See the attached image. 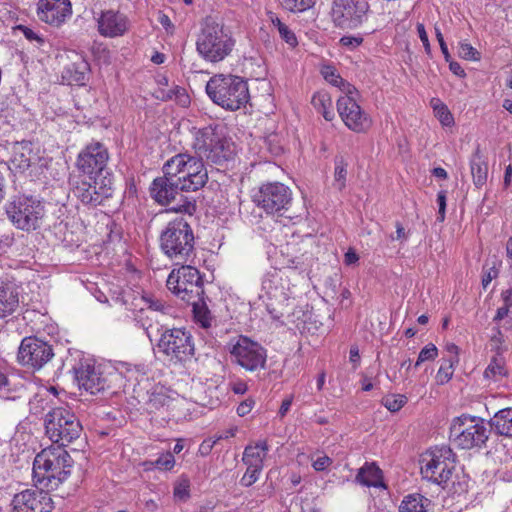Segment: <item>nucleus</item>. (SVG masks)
<instances>
[{
    "mask_svg": "<svg viewBox=\"0 0 512 512\" xmlns=\"http://www.w3.org/2000/svg\"><path fill=\"white\" fill-rule=\"evenodd\" d=\"M230 354L233 360L247 371L255 372L266 366V349L248 337L240 336L232 346Z\"/></svg>",
    "mask_w": 512,
    "mask_h": 512,
    "instance_id": "obj_17",
    "label": "nucleus"
},
{
    "mask_svg": "<svg viewBox=\"0 0 512 512\" xmlns=\"http://www.w3.org/2000/svg\"><path fill=\"white\" fill-rule=\"evenodd\" d=\"M355 93H346L337 100V111L344 124L356 133L366 132L372 125V120L357 103Z\"/></svg>",
    "mask_w": 512,
    "mask_h": 512,
    "instance_id": "obj_20",
    "label": "nucleus"
},
{
    "mask_svg": "<svg viewBox=\"0 0 512 512\" xmlns=\"http://www.w3.org/2000/svg\"><path fill=\"white\" fill-rule=\"evenodd\" d=\"M156 330L162 331L157 347L170 361L186 362L194 356L195 347L190 332L180 328L164 329L163 326L156 327Z\"/></svg>",
    "mask_w": 512,
    "mask_h": 512,
    "instance_id": "obj_13",
    "label": "nucleus"
},
{
    "mask_svg": "<svg viewBox=\"0 0 512 512\" xmlns=\"http://www.w3.org/2000/svg\"><path fill=\"white\" fill-rule=\"evenodd\" d=\"M363 42V38L360 36H343L340 39V44L343 47H347L349 49H355L360 46Z\"/></svg>",
    "mask_w": 512,
    "mask_h": 512,
    "instance_id": "obj_53",
    "label": "nucleus"
},
{
    "mask_svg": "<svg viewBox=\"0 0 512 512\" xmlns=\"http://www.w3.org/2000/svg\"><path fill=\"white\" fill-rule=\"evenodd\" d=\"M163 173L175 178L180 190L194 192L203 188L208 182V171L199 157L187 152L178 153L163 165Z\"/></svg>",
    "mask_w": 512,
    "mask_h": 512,
    "instance_id": "obj_5",
    "label": "nucleus"
},
{
    "mask_svg": "<svg viewBox=\"0 0 512 512\" xmlns=\"http://www.w3.org/2000/svg\"><path fill=\"white\" fill-rule=\"evenodd\" d=\"M269 446L266 441H260L255 445H248L243 452L242 461L246 466L263 469L264 459L267 456Z\"/></svg>",
    "mask_w": 512,
    "mask_h": 512,
    "instance_id": "obj_27",
    "label": "nucleus"
},
{
    "mask_svg": "<svg viewBox=\"0 0 512 512\" xmlns=\"http://www.w3.org/2000/svg\"><path fill=\"white\" fill-rule=\"evenodd\" d=\"M72 15L70 0H39L37 16L51 26L59 27Z\"/></svg>",
    "mask_w": 512,
    "mask_h": 512,
    "instance_id": "obj_22",
    "label": "nucleus"
},
{
    "mask_svg": "<svg viewBox=\"0 0 512 512\" xmlns=\"http://www.w3.org/2000/svg\"><path fill=\"white\" fill-rule=\"evenodd\" d=\"M181 91L186 90L182 87L175 86L173 89L169 90L165 95L162 96V100H176L180 96Z\"/></svg>",
    "mask_w": 512,
    "mask_h": 512,
    "instance_id": "obj_64",
    "label": "nucleus"
},
{
    "mask_svg": "<svg viewBox=\"0 0 512 512\" xmlns=\"http://www.w3.org/2000/svg\"><path fill=\"white\" fill-rule=\"evenodd\" d=\"M18 29L20 31H22L23 35L26 37V39L30 40V41H37L39 43H42L43 42V39L37 35L36 32H34L31 28L27 27V26H24V25H19L18 26Z\"/></svg>",
    "mask_w": 512,
    "mask_h": 512,
    "instance_id": "obj_60",
    "label": "nucleus"
},
{
    "mask_svg": "<svg viewBox=\"0 0 512 512\" xmlns=\"http://www.w3.org/2000/svg\"><path fill=\"white\" fill-rule=\"evenodd\" d=\"M197 206L195 200L185 199L183 204L176 205L170 208L171 211L176 213H183L191 218L196 212Z\"/></svg>",
    "mask_w": 512,
    "mask_h": 512,
    "instance_id": "obj_49",
    "label": "nucleus"
},
{
    "mask_svg": "<svg viewBox=\"0 0 512 512\" xmlns=\"http://www.w3.org/2000/svg\"><path fill=\"white\" fill-rule=\"evenodd\" d=\"M156 468L160 470L170 471L175 465V458L172 452H165L159 455L154 461Z\"/></svg>",
    "mask_w": 512,
    "mask_h": 512,
    "instance_id": "obj_48",
    "label": "nucleus"
},
{
    "mask_svg": "<svg viewBox=\"0 0 512 512\" xmlns=\"http://www.w3.org/2000/svg\"><path fill=\"white\" fill-rule=\"evenodd\" d=\"M54 356L52 346L37 337L22 339L17 353L18 362L25 367L39 370Z\"/></svg>",
    "mask_w": 512,
    "mask_h": 512,
    "instance_id": "obj_19",
    "label": "nucleus"
},
{
    "mask_svg": "<svg viewBox=\"0 0 512 512\" xmlns=\"http://www.w3.org/2000/svg\"><path fill=\"white\" fill-rule=\"evenodd\" d=\"M508 375L505 361L502 357L494 356L484 371V378L489 381L498 382Z\"/></svg>",
    "mask_w": 512,
    "mask_h": 512,
    "instance_id": "obj_35",
    "label": "nucleus"
},
{
    "mask_svg": "<svg viewBox=\"0 0 512 512\" xmlns=\"http://www.w3.org/2000/svg\"><path fill=\"white\" fill-rule=\"evenodd\" d=\"M382 403L389 411L397 412L407 403V397L402 394L391 395L384 398Z\"/></svg>",
    "mask_w": 512,
    "mask_h": 512,
    "instance_id": "obj_45",
    "label": "nucleus"
},
{
    "mask_svg": "<svg viewBox=\"0 0 512 512\" xmlns=\"http://www.w3.org/2000/svg\"><path fill=\"white\" fill-rule=\"evenodd\" d=\"M454 457L452 449L446 445L425 452L420 460L423 478L438 485H446L455 468Z\"/></svg>",
    "mask_w": 512,
    "mask_h": 512,
    "instance_id": "obj_12",
    "label": "nucleus"
},
{
    "mask_svg": "<svg viewBox=\"0 0 512 512\" xmlns=\"http://www.w3.org/2000/svg\"><path fill=\"white\" fill-rule=\"evenodd\" d=\"M489 426L497 435L512 438V408H504L489 420Z\"/></svg>",
    "mask_w": 512,
    "mask_h": 512,
    "instance_id": "obj_29",
    "label": "nucleus"
},
{
    "mask_svg": "<svg viewBox=\"0 0 512 512\" xmlns=\"http://www.w3.org/2000/svg\"><path fill=\"white\" fill-rule=\"evenodd\" d=\"M182 192L180 184L175 181V178L169 175H163L153 180L150 187L151 197L161 205H168L176 196Z\"/></svg>",
    "mask_w": 512,
    "mask_h": 512,
    "instance_id": "obj_24",
    "label": "nucleus"
},
{
    "mask_svg": "<svg viewBox=\"0 0 512 512\" xmlns=\"http://www.w3.org/2000/svg\"><path fill=\"white\" fill-rule=\"evenodd\" d=\"M262 469L247 466L246 472L240 479V484L244 487H250L258 479Z\"/></svg>",
    "mask_w": 512,
    "mask_h": 512,
    "instance_id": "obj_50",
    "label": "nucleus"
},
{
    "mask_svg": "<svg viewBox=\"0 0 512 512\" xmlns=\"http://www.w3.org/2000/svg\"><path fill=\"white\" fill-rule=\"evenodd\" d=\"M435 34L445 61H450V53L440 29L435 28Z\"/></svg>",
    "mask_w": 512,
    "mask_h": 512,
    "instance_id": "obj_57",
    "label": "nucleus"
},
{
    "mask_svg": "<svg viewBox=\"0 0 512 512\" xmlns=\"http://www.w3.org/2000/svg\"><path fill=\"white\" fill-rule=\"evenodd\" d=\"M192 306L196 322L203 328H209L212 320L209 310L204 306H200V303H195Z\"/></svg>",
    "mask_w": 512,
    "mask_h": 512,
    "instance_id": "obj_44",
    "label": "nucleus"
},
{
    "mask_svg": "<svg viewBox=\"0 0 512 512\" xmlns=\"http://www.w3.org/2000/svg\"><path fill=\"white\" fill-rule=\"evenodd\" d=\"M253 201L267 214L288 210L292 202L290 188L280 182H268L260 186L254 194Z\"/></svg>",
    "mask_w": 512,
    "mask_h": 512,
    "instance_id": "obj_15",
    "label": "nucleus"
},
{
    "mask_svg": "<svg viewBox=\"0 0 512 512\" xmlns=\"http://www.w3.org/2000/svg\"><path fill=\"white\" fill-rule=\"evenodd\" d=\"M134 321L136 325L143 328L146 332V335L150 340H152V331L154 329V323L158 324L159 320L157 319V315H153L152 311L144 309L143 307L139 309V311L135 314Z\"/></svg>",
    "mask_w": 512,
    "mask_h": 512,
    "instance_id": "obj_37",
    "label": "nucleus"
},
{
    "mask_svg": "<svg viewBox=\"0 0 512 512\" xmlns=\"http://www.w3.org/2000/svg\"><path fill=\"white\" fill-rule=\"evenodd\" d=\"M281 5L291 12H302L315 3V0H279Z\"/></svg>",
    "mask_w": 512,
    "mask_h": 512,
    "instance_id": "obj_43",
    "label": "nucleus"
},
{
    "mask_svg": "<svg viewBox=\"0 0 512 512\" xmlns=\"http://www.w3.org/2000/svg\"><path fill=\"white\" fill-rule=\"evenodd\" d=\"M382 478V471L374 463L365 464L356 475V481L367 487H385Z\"/></svg>",
    "mask_w": 512,
    "mask_h": 512,
    "instance_id": "obj_31",
    "label": "nucleus"
},
{
    "mask_svg": "<svg viewBox=\"0 0 512 512\" xmlns=\"http://www.w3.org/2000/svg\"><path fill=\"white\" fill-rule=\"evenodd\" d=\"M234 45L231 32L223 24L206 18L196 40V50L204 60L220 62L232 52Z\"/></svg>",
    "mask_w": 512,
    "mask_h": 512,
    "instance_id": "obj_6",
    "label": "nucleus"
},
{
    "mask_svg": "<svg viewBox=\"0 0 512 512\" xmlns=\"http://www.w3.org/2000/svg\"><path fill=\"white\" fill-rule=\"evenodd\" d=\"M159 242L161 251L176 265L185 264L195 256L194 233L186 216L169 221Z\"/></svg>",
    "mask_w": 512,
    "mask_h": 512,
    "instance_id": "obj_2",
    "label": "nucleus"
},
{
    "mask_svg": "<svg viewBox=\"0 0 512 512\" xmlns=\"http://www.w3.org/2000/svg\"><path fill=\"white\" fill-rule=\"evenodd\" d=\"M498 276V269L495 266L489 267L488 269L484 268V274L482 277V286L484 289L488 287L493 279Z\"/></svg>",
    "mask_w": 512,
    "mask_h": 512,
    "instance_id": "obj_56",
    "label": "nucleus"
},
{
    "mask_svg": "<svg viewBox=\"0 0 512 512\" xmlns=\"http://www.w3.org/2000/svg\"><path fill=\"white\" fill-rule=\"evenodd\" d=\"M432 501L420 493L406 495L399 506V512H433Z\"/></svg>",
    "mask_w": 512,
    "mask_h": 512,
    "instance_id": "obj_28",
    "label": "nucleus"
},
{
    "mask_svg": "<svg viewBox=\"0 0 512 512\" xmlns=\"http://www.w3.org/2000/svg\"><path fill=\"white\" fill-rule=\"evenodd\" d=\"M255 404V401L252 399H246L243 402H241L237 407V414L241 417L247 415L252 410L253 406Z\"/></svg>",
    "mask_w": 512,
    "mask_h": 512,
    "instance_id": "obj_58",
    "label": "nucleus"
},
{
    "mask_svg": "<svg viewBox=\"0 0 512 512\" xmlns=\"http://www.w3.org/2000/svg\"><path fill=\"white\" fill-rule=\"evenodd\" d=\"M75 380L80 389L94 395L98 393H114V381H117L120 374L112 372L103 374L100 369L87 362H80L74 367Z\"/></svg>",
    "mask_w": 512,
    "mask_h": 512,
    "instance_id": "obj_14",
    "label": "nucleus"
},
{
    "mask_svg": "<svg viewBox=\"0 0 512 512\" xmlns=\"http://www.w3.org/2000/svg\"><path fill=\"white\" fill-rule=\"evenodd\" d=\"M458 54L465 60H480V53L471 44L466 42H460Z\"/></svg>",
    "mask_w": 512,
    "mask_h": 512,
    "instance_id": "obj_47",
    "label": "nucleus"
},
{
    "mask_svg": "<svg viewBox=\"0 0 512 512\" xmlns=\"http://www.w3.org/2000/svg\"><path fill=\"white\" fill-rule=\"evenodd\" d=\"M492 428L482 418L461 415L453 419L450 439L462 449L482 448L489 439Z\"/></svg>",
    "mask_w": 512,
    "mask_h": 512,
    "instance_id": "obj_9",
    "label": "nucleus"
},
{
    "mask_svg": "<svg viewBox=\"0 0 512 512\" xmlns=\"http://www.w3.org/2000/svg\"><path fill=\"white\" fill-rule=\"evenodd\" d=\"M142 300L147 305L145 309L152 311L153 315H157V313L167 314L171 309L163 301L152 296H142Z\"/></svg>",
    "mask_w": 512,
    "mask_h": 512,
    "instance_id": "obj_42",
    "label": "nucleus"
},
{
    "mask_svg": "<svg viewBox=\"0 0 512 512\" xmlns=\"http://www.w3.org/2000/svg\"><path fill=\"white\" fill-rule=\"evenodd\" d=\"M334 164H335V168H334V183H333V185L339 191H342L346 187L348 163L345 161V159L342 156H340V157L335 158Z\"/></svg>",
    "mask_w": 512,
    "mask_h": 512,
    "instance_id": "obj_39",
    "label": "nucleus"
},
{
    "mask_svg": "<svg viewBox=\"0 0 512 512\" xmlns=\"http://www.w3.org/2000/svg\"><path fill=\"white\" fill-rule=\"evenodd\" d=\"M11 506L14 512H52L54 502L50 494L41 487L15 494Z\"/></svg>",
    "mask_w": 512,
    "mask_h": 512,
    "instance_id": "obj_21",
    "label": "nucleus"
},
{
    "mask_svg": "<svg viewBox=\"0 0 512 512\" xmlns=\"http://www.w3.org/2000/svg\"><path fill=\"white\" fill-rule=\"evenodd\" d=\"M446 62L449 63V69L454 75L461 78H464L466 76L465 70L461 67V65L458 62L453 61L451 57L450 61Z\"/></svg>",
    "mask_w": 512,
    "mask_h": 512,
    "instance_id": "obj_61",
    "label": "nucleus"
},
{
    "mask_svg": "<svg viewBox=\"0 0 512 512\" xmlns=\"http://www.w3.org/2000/svg\"><path fill=\"white\" fill-rule=\"evenodd\" d=\"M431 103L435 116L443 126L449 127L454 124L453 115L444 103H442L439 99H432Z\"/></svg>",
    "mask_w": 512,
    "mask_h": 512,
    "instance_id": "obj_40",
    "label": "nucleus"
},
{
    "mask_svg": "<svg viewBox=\"0 0 512 512\" xmlns=\"http://www.w3.org/2000/svg\"><path fill=\"white\" fill-rule=\"evenodd\" d=\"M311 103L314 108L323 115L325 120L331 121L334 118V113L330 110L331 98L327 93L314 94Z\"/></svg>",
    "mask_w": 512,
    "mask_h": 512,
    "instance_id": "obj_38",
    "label": "nucleus"
},
{
    "mask_svg": "<svg viewBox=\"0 0 512 512\" xmlns=\"http://www.w3.org/2000/svg\"><path fill=\"white\" fill-rule=\"evenodd\" d=\"M192 148L202 162L220 166L234 156L233 143L225 136L220 125H209L196 130Z\"/></svg>",
    "mask_w": 512,
    "mask_h": 512,
    "instance_id": "obj_3",
    "label": "nucleus"
},
{
    "mask_svg": "<svg viewBox=\"0 0 512 512\" xmlns=\"http://www.w3.org/2000/svg\"><path fill=\"white\" fill-rule=\"evenodd\" d=\"M71 191L83 205L94 208L104 205L114 193L113 176L78 175L70 179Z\"/></svg>",
    "mask_w": 512,
    "mask_h": 512,
    "instance_id": "obj_10",
    "label": "nucleus"
},
{
    "mask_svg": "<svg viewBox=\"0 0 512 512\" xmlns=\"http://www.w3.org/2000/svg\"><path fill=\"white\" fill-rule=\"evenodd\" d=\"M120 366L121 369H124L126 373L131 374L130 377H132L134 374H145L144 365H135L134 367H132V365L129 363H121Z\"/></svg>",
    "mask_w": 512,
    "mask_h": 512,
    "instance_id": "obj_59",
    "label": "nucleus"
},
{
    "mask_svg": "<svg viewBox=\"0 0 512 512\" xmlns=\"http://www.w3.org/2000/svg\"><path fill=\"white\" fill-rule=\"evenodd\" d=\"M128 16L113 9L104 10L97 18V30L106 38H117L125 35L130 29Z\"/></svg>",
    "mask_w": 512,
    "mask_h": 512,
    "instance_id": "obj_23",
    "label": "nucleus"
},
{
    "mask_svg": "<svg viewBox=\"0 0 512 512\" xmlns=\"http://www.w3.org/2000/svg\"><path fill=\"white\" fill-rule=\"evenodd\" d=\"M5 212L17 229L32 231L40 228L45 207L43 202L33 195L18 194L7 201Z\"/></svg>",
    "mask_w": 512,
    "mask_h": 512,
    "instance_id": "obj_7",
    "label": "nucleus"
},
{
    "mask_svg": "<svg viewBox=\"0 0 512 512\" xmlns=\"http://www.w3.org/2000/svg\"><path fill=\"white\" fill-rule=\"evenodd\" d=\"M437 203L439 206L437 220L443 222L445 220L446 212V191H439L437 194Z\"/></svg>",
    "mask_w": 512,
    "mask_h": 512,
    "instance_id": "obj_52",
    "label": "nucleus"
},
{
    "mask_svg": "<svg viewBox=\"0 0 512 512\" xmlns=\"http://www.w3.org/2000/svg\"><path fill=\"white\" fill-rule=\"evenodd\" d=\"M367 0H334L331 16L334 24L343 29H354L366 19Z\"/></svg>",
    "mask_w": 512,
    "mask_h": 512,
    "instance_id": "obj_18",
    "label": "nucleus"
},
{
    "mask_svg": "<svg viewBox=\"0 0 512 512\" xmlns=\"http://www.w3.org/2000/svg\"><path fill=\"white\" fill-rule=\"evenodd\" d=\"M418 36L423 43V46L425 48V51L427 54L431 53V47L428 39V34L426 32L425 26L422 23H418L416 26Z\"/></svg>",
    "mask_w": 512,
    "mask_h": 512,
    "instance_id": "obj_55",
    "label": "nucleus"
},
{
    "mask_svg": "<svg viewBox=\"0 0 512 512\" xmlns=\"http://www.w3.org/2000/svg\"><path fill=\"white\" fill-rule=\"evenodd\" d=\"M109 153L107 148L100 142H93L85 146L78 154L76 167L81 175L105 177L113 176L107 164Z\"/></svg>",
    "mask_w": 512,
    "mask_h": 512,
    "instance_id": "obj_16",
    "label": "nucleus"
},
{
    "mask_svg": "<svg viewBox=\"0 0 512 512\" xmlns=\"http://www.w3.org/2000/svg\"><path fill=\"white\" fill-rule=\"evenodd\" d=\"M31 153V149L23 146L15 148L10 159V169L19 173H23L28 170L32 163Z\"/></svg>",
    "mask_w": 512,
    "mask_h": 512,
    "instance_id": "obj_33",
    "label": "nucleus"
},
{
    "mask_svg": "<svg viewBox=\"0 0 512 512\" xmlns=\"http://www.w3.org/2000/svg\"><path fill=\"white\" fill-rule=\"evenodd\" d=\"M73 459L61 446H50L41 450L33 462V480L37 486L57 489L68 479Z\"/></svg>",
    "mask_w": 512,
    "mask_h": 512,
    "instance_id": "obj_1",
    "label": "nucleus"
},
{
    "mask_svg": "<svg viewBox=\"0 0 512 512\" xmlns=\"http://www.w3.org/2000/svg\"><path fill=\"white\" fill-rule=\"evenodd\" d=\"M180 265L170 272L166 281L167 288L187 304H203L204 288L200 272L190 265Z\"/></svg>",
    "mask_w": 512,
    "mask_h": 512,
    "instance_id": "obj_11",
    "label": "nucleus"
},
{
    "mask_svg": "<svg viewBox=\"0 0 512 512\" xmlns=\"http://www.w3.org/2000/svg\"><path fill=\"white\" fill-rule=\"evenodd\" d=\"M438 355V349L437 347L429 343L425 347H423L418 355L417 361L414 365V367H419L422 363L425 361H432L434 360Z\"/></svg>",
    "mask_w": 512,
    "mask_h": 512,
    "instance_id": "obj_46",
    "label": "nucleus"
},
{
    "mask_svg": "<svg viewBox=\"0 0 512 512\" xmlns=\"http://www.w3.org/2000/svg\"><path fill=\"white\" fill-rule=\"evenodd\" d=\"M349 354L350 362L353 364V368L356 369L360 363V354L358 348L356 346L351 347Z\"/></svg>",
    "mask_w": 512,
    "mask_h": 512,
    "instance_id": "obj_63",
    "label": "nucleus"
},
{
    "mask_svg": "<svg viewBox=\"0 0 512 512\" xmlns=\"http://www.w3.org/2000/svg\"><path fill=\"white\" fill-rule=\"evenodd\" d=\"M332 464V459L327 455L318 456L313 460L312 467L316 471H324Z\"/></svg>",
    "mask_w": 512,
    "mask_h": 512,
    "instance_id": "obj_54",
    "label": "nucleus"
},
{
    "mask_svg": "<svg viewBox=\"0 0 512 512\" xmlns=\"http://www.w3.org/2000/svg\"><path fill=\"white\" fill-rule=\"evenodd\" d=\"M470 169L474 185L477 188L483 187L488 178V163L486 158L481 154L479 148H477L472 154L470 159Z\"/></svg>",
    "mask_w": 512,
    "mask_h": 512,
    "instance_id": "obj_30",
    "label": "nucleus"
},
{
    "mask_svg": "<svg viewBox=\"0 0 512 512\" xmlns=\"http://www.w3.org/2000/svg\"><path fill=\"white\" fill-rule=\"evenodd\" d=\"M459 363V356L442 358V363L436 374V382L439 385L446 384L454 374V367Z\"/></svg>",
    "mask_w": 512,
    "mask_h": 512,
    "instance_id": "obj_36",
    "label": "nucleus"
},
{
    "mask_svg": "<svg viewBox=\"0 0 512 512\" xmlns=\"http://www.w3.org/2000/svg\"><path fill=\"white\" fill-rule=\"evenodd\" d=\"M44 425L48 438L63 448L77 440L83 431L80 420L68 407L53 408L45 415Z\"/></svg>",
    "mask_w": 512,
    "mask_h": 512,
    "instance_id": "obj_8",
    "label": "nucleus"
},
{
    "mask_svg": "<svg viewBox=\"0 0 512 512\" xmlns=\"http://www.w3.org/2000/svg\"><path fill=\"white\" fill-rule=\"evenodd\" d=\"M321 75L331 85L338 87L341 91L346 93H355L356 88L349 82L345 81L338 73L335 67L325 65L321 68Z\"/></svg>",
    "mask_w": 512,
    "mask_h": 512,
    "instance_id": "obj_32",
    "label": "nucleus"
},
{
    "mask_svg": "<svg viewBox=\"0 0 512 512\" xmlns=\"http://www.w3.org/2000/svg\"><path fill=\"white\" fill-rule=\"evenodd\" d=\"M89 70V63L80 58L64 68L62 80L68 85H85Z\"/></svg>",
    "mask_w": 512,
    "mask_h": 512,
    "instance_id": "obj_26",
    "label": "nucleus"
},
{
    "mask_svg": "<svg viewBox=\"0 0 512 512\" xmlns=\"http://www.w3.org/2000/svg\"><path fill=\"white\" fill-rule=\"evenodd\" d=\"M206 93L213 103L228 111L245 107L250 99L247 82L231 74L211 77L206 84Z\"/></svg>",
    "mask_w": 512,
    "mask_h": 512,
    "instance_id": "obj_4",
    "label": "nucleus"
},
{
    "mask_svg": "<svg viewBox=\"0 0 512 512\" xmlns=\"http://www.w3.org/2000/svg\"><path fill=\"white\" fill-rule=\"evenodd\" d=\"M292 402H293V396H289L287 398H285L283 401H282V404L280 406V409H279V416L281 418H283L287 412L290 410V407L292 405Z\"/></svg>",
    "mask_w": 512,
    "mask_h": 512,
    "instance_id": "obj_62",
    "label": "nucleus"
},
{
    "mask_svg": "<svg viewBox=\"0 0 512 512\" xmlns=\"http://www.w3.org/2000/svg\"><path fill=\"white\" fill-rule=\"evenodd\" d=\"M170 401L166 389L163 386H155L148 392L147 409L149 412H155L164 406H168Z\"/></svg>",
    "mask_w": 512,
    "mask_h": 512,
    "instance_id": "obj_34",
    "label": "nucleus"
},
{
    "mask_svg": "<svg viewBox=\"0 0 512 512\" xmlns=\"http://www.w3.org/2000/svg\"><path fill=\"white\" fill-rule=\"evenodd\" d=\"M278 32L280 34V37L291 47H295L298 44L294 32L291 31L287 25L281 26Z\"/></svg>",
    "mask_w": 512,
    "mask_h": 512,
    "instance_id": "obj_51",
    "label": "nucleus"
},
{
    "mask_svg": "<svg viewBox=\"0 0 512 512\" xmlns=\"http://www.w3.org/2000/svg\"><path fill=\"white\" fill-rule=\"evenodd\" d=\"M18 287L11 282L0 281V319L13 315L19 308Z\"/></svg>",
    "mask_w": 512,
    "mask_h": 512,
    "instance_id": "obj_25",
    "label": "nucleus"
},
{
    "mask_svg": "<svg viewBox=\"0 0 512 512\" xmlns=\"http://www.w3.org/2000/svg\"><path fill=\"white\" fill-rule=\"evenodd\" d=\"M173 495L180 501H186L190 497V480L187 476L181 475L175 482Z\"/></svg>",
    "mask_w": 512,
    "mask_h": 512,
    "instance_id": "obj_41",
    "label": "nucleus"
}]
</instances>
